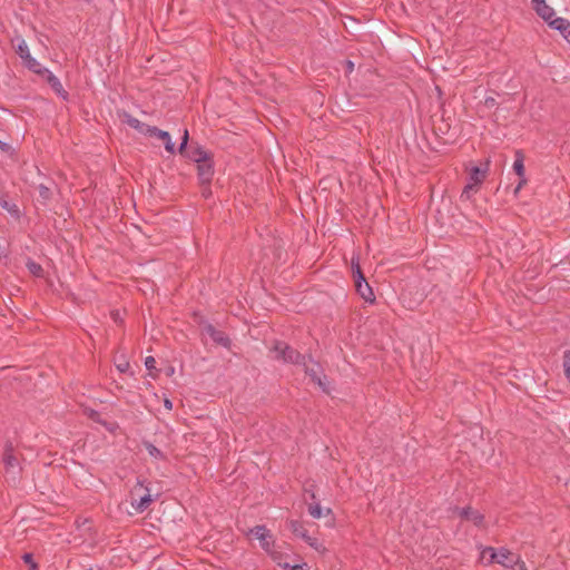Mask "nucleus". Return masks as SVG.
I'll return each mask as SVG.
<instances>
[{
  "instance_id": "obj_1",
  "label": "nucleus",
  "mask_w": 570,
  "mask_h": 570,
  "mask_svg": "<svg viewBox=\"0 0 570 570\" xmlns=\"http://www.w3.org/2000/svg\"><path fill=\"white\" fill-rule=\"evenodd\" d=\"M273 356L277 360H283L284 362L301 364L304 367L305 373L311 377V380L316 383L324 392H328L327 384L322 379V368L318 363L308 358L305 361V356L301 355L293 348H291L284 342H277L273 350Z\"/></svg>"
},
{
  "instance_id": "obj_2",
  "label": "nucleus",
  "mask_w": 570,
  "mask_h": 570,
  "mask_svg": "<svg viewBox=\"0 0 570 570\" xmlns=\"http://www.w3.org/2000/svg\"><path fill=\"white\" fill-rule=\"evenodd\" d=\"M520 556L512 553L505 548L495 550L494 548H485L481 552V560L487 563L497 562L505 568H514L515 563L519 562Z\"/></svg>"
},
{
  "instance_id": "obj_3",
  "label": "nucleus",
  "mask_w": 570,
  "mask_h": 570,
  "mask_svg": "<svg viewBox=\"0 0 570 570\" xmlns=\"http://www.w3.org/2000/svg\"><path fill=\"white\" fill-rule=\"evenodd\" d=\"M2 460L7 482L16 484L20 478L21 466L11 444L6 445Z\"/></svg>"
},
{
  "instance_id": "obj_4",
  "label": "nucleus",
  "mask_w": 570,
  "mask_h": 570,
  "mask_svg": "<svg viewBox=\"0 0 570 570\" xmlns=\"http://www.w3.org/2000/svg\"><path fill=\"white\" fill-rule=\"evenodd\" d=\"M153 502L149 489H147L140 481L136 483L130 492V503L136 512H144Z\"/></svg>"
},
{
  "instance_id": "obj_5",
  "label": "nucleus",
  "mask_w": 570,
  "mask_h": 570,
  "mask_svg": "<svg viewBox=\"0 0 570 570\" xmlns=\"http://www.w3.org/2000/svg\"><path fill=\"white\" fill-rule=\"evenodd\" d=\"M352 271L355 282V287L357 293L366 301V302H373L374 301V294L370 285L364 278V275L361 271L358 258L352 257Z\"/></svg>"
},
{
  "instance_id": "obj_6",
  "label": "nucleus",
  "mask_w": 570,
  "mask_h": 570,
  "mask_svg": "<svg viewBox=\"0 0 570 570\" xmlns=\"http://www.w3.org/2000/svg\"><path fill=\"white\" fill-rule=\"evenodd\" d=\"M250 534L261 542L264 550H271L273 544L272 535L264 525H256L250 530Z\"/></svg>"
},
{
  "instance_id": "obj_7",
  "label": "nucleus",
  "mask_w": 570,
  "mask_h": 570,
  "mask_svg": "<svg viewBox=\"0 0 570 570\" xmlns=\"http://www.w3.org/2000/svg\"><path fill=\"white\" fill-rule=\"evenodd\" d=\"M551 28L558 30L570 45V21L564 18H551L544 20Z\"/></svg>"
},
{
  "instance_id": "obj_8",
  "label": "nucleus",
  "mask_w": 570,
  "mask_h": 570,
  "mask_svg": "<svg viewBox=\"0 0 570 570\" xmlns=\"http://www.w3.org/2000/svg\"><path fill=\"white\" fill-rule=\"evenodd\" d=\"M203 333L208 335L215 343L228 347L229 338L224 332L216 330L212 324H206L203 328Z\"/></svg>"
},
{
  "instance_id": "obj_9",
  "label": "nucleus",
  "mask_w": 570,
  "mask_h": 570,
  "mask_svg": "<svg viewBox=\"0 0 570 570\" xmlns=\"http://www.w3.org/2000/svg\"><path fill=\"white\" fill-rule=\"evenodd\" d=\"M150 137H156L160 139L164 142L165 149L174 154L175 153V144L171 141V137L168 131L160 130L157 127H153L151 129H148Z\"/></svg>"
},
{
  "instance_id": "obj_10",
  "label": "nucleus",
  "mask_w": 570,
  "mask_h": 570,
  "mask_svg": "<svg viewBox=\"0 0 570 570\" xmlns=\"http://www.w3.org/2000/svg\"><path fill=\"white\" fill-rule=\"evenodd\" d=\"M531 3L533 10L541 19L548 20L556 16L553 8L547 4L546 0H531Z\"/></svg>"
},
{
  "instance_id": "obj_11",
  "label": "nucleus",
  "mask_w": 570,
  "mask_h": 570,
  "mask_svg": "<svg viewBox=\"0 0 570 570\" xmlns=\"http://www.w3.org/2000/svg\"><path fill=\"white\" fill-rule=\"evenodd\" d=\"M459 515L462 519L471 521L476 527L483 525V515L479 511H474L470 508H463L459 510Z\"/></svg>"
},
{
  "instance_id": "obj_12",
  "label": "nucleus",
  "mask_w": 570,
  "mask_h": 570,
  "mask_svg": "<svg viewBox=\"0 0 570 570\" xmlns=\"http://www.w3.org/2000/svg\"><path fill=\"white\" fill-rule=\"evenodd\" d=\"M122 122L127 124L131 128L138 130L140 134L149 136L148 129H151L153 126H148L146 124H142L138 119L134 118L132 116L128 114H124L122 116Z\"/></svg>"
},
{
  "instance_id": "obj_13",
  "label": "nucleus",
  "mask_w": 570,
  "mask_h": 570,
  "mask_svg": "<svg viewBox=\"0 0 570 570\" xmlns=\"http://www.w3.org/2000/svg\"><path fill=\"white\" fill-rule=\"evenodd\" d=\"M488 173V163L484 168L481 167H472L469 175V181L471 184H475L480 187V185L484 181Z\"/></svg>"
},
{
  "instance_id": "obj_14",
  "label": "nucleus",
  "mask_w": 570,
  "mask_h": 570,
  "mask_svg": "<svg viewBox=\"0 0 570 570\" xmlns=\"http://www.w3.org/2000/svg\"><path fill=\"white\" fill-rule=\"evenodd\" d=\"M46 76H47L48 83L51 86V88L55 90V92L57 95L61 96L63 99H67L68 94L63 89L60 80L55 75H52L50 71H48L46 73Z\"/></svg>"
},
{
  "instance_id": "obj_15",
  "label": "nucleus",
  "mask_w": 570,
  "mask_h": 570,
  "mask_svg": "<svg viewBox=\"0 0 570 570\" xmlns=\"http://www.w3.org/2000/svg\"><path fill=\"white\" fill-rule=\"evenodd\" d=\"M198 176L203 183H208L213 175V167L209 160L199 163L197 165Z\"/></svg>"
},
{
  "instance_id": "obj_16",
  "label": "nucleus",
  "mask_w": 570,
  "mask_h": 570,
  "mask_svg": "<svg viewBox=\"0 0 570 570\" xmlns=\"http://www.w3.org/2000/svg\"><path fill=\"white\" fill-rule=\"evenodd\" d=\"M23 62L30 70H32L36 73L46 75L49 71L46 68H42V66L31 56H29V58H26Z\"/></svg>"
},
{
  "instance_id": "obj_17",
  "label": "nucleus",
  "mask_w": 570,
  "mask_h": 570,
  "mask_svg": "<svg viewBox=\"0 0 570 570\" xmlns=\"http://www.w3.org/2000/svg\"><path fill=\"white\" fill-rule=\"evenodd\" d=\"M23 62L30 70H32L36 73L46 75L49 71L46 68H42V66L31 56H29V58H26Z\"/></svg>"
},
{
  "instance_id": "obj_18",
  "label": "nucleus",
  "mask_w": 570,
  "mask_h": 570,
  "mask_svg": "<svg viewBox=\"0 0 570 570\" xmlns=\"http://www.w3.org/2000/svg\"><path fill=\"white\" fill-rule=\"evenodd\" d=\"M289 528L295 535L302 538L304 541H306V537H309L307 530L298 521H291Z\"/></svg>"
},
{
  "instance_id": "obj_19",
  "label": "nucleus",
  "mask_w": 570,
  "mask_h": 570,
  "mask_svg": "<svg viewBox=\"0 0 570 570\" xmlns=\"http://www.w3.org/2000/svg\"><path fill=\"white\" fill-rule=\"evenodd\" d=\"M513 170L519 177L525 176V169L523 164V155L520 151L515 154V160L513 163Z\"/></svg>"
},
{
  "instance_id": "obj_20",
  "label": "nucleus",
  "mask_w": 570,
  "mask_h": 570,
  "mask_svg": "<svg viewBox=\"0 0 570 570\" xmlns=\"http://www.w3.org/2000/svg\"><path fill=\"white\" fill-rule=\"evenodd\" d=\"M479 190V186L475 184L468 183L465 187L462 190L461 199L462 200H470L474 194H476Z\"/></svg>"
},
{
  "instance_id": "obj_21",
  "label": "nucleus",
  "mask_w": 570,
  "mask_h": 570,
  "mask_svg": "<svg viewBox=\"0 0 570 570\" xmlns=\"http://www.w3.org/2000/svg\"><path fill=\"white\" fill-rule=\"evenodd\" d=\"M89 416H90L92 420H95V421H97V422L101 423V424H102V425H104V426H105L109 432H111V433H115V432H116V430L118 429V424H117V423H115V422H105V421H100V420H99V414H98L96 411H90Z\"/></svg>"
},
{
  "instance_id": "obj_22",
  "label": "nucleus",
  "mask_w": 570,
  "mask_h": 570,
  "mask_svg": "<svg viewBox=\"0 0 570 570\" xmlns=\"http://www.w3.org/2000/svg\"><path fill=\"white\" fill-rule=\"evenodd\" d=\"M144 445H145L146 451L148 452V454L151 458H154L156 460L165 459L164 453L158 448H156L154 444H151L150 442H144Z\"/></svg>"
},
{
  "instance_id": "obj_23",
  "label": "nucleus",
  "mask_w": 570,
  "mask_h": 570,
  "mask_svg": "<svg viewBox=\"0 0 570 570\" xmlns=\"http://www.w3.org/2000/svg\"><path fill=\"white\" fill-rule=\"evenodd\" d=\"M308 512L309 514L315 518V519H320L322 518L323 515H327L332 512L331 509H326L325 510V513L323 512V509L321 508V505L318 503H315V504H311L308 507Z\"/></svg>"
},
{
  "instance_id": "obj_24",
  "label": "nucleus",
  "mask_w": 570,
  "mask_h": 570,
  "mask_svg": "<svg viewBox=\"0 0 570 570\" xmlns=\"http://www.w3.org/2000/svg\"><path fill=\"white\" fill-rule=\"evenodd\" d=\"M17 53L22 60H26V58H29V56H31L28 45L24 40H20L19 43L17 45Z\"/></svg>"
},
{
  "instance_id": "obj_25",
  "label": "nucleus",
  "mask_w": 570,
  "mask_h": 570,
  "mask_svg": "<svg viewBox=\"0 0 570 570\" xmlns=\"http://www.w3.org/2000/svg\"><path fill=\"white\" fill-rule=\"evenodd\" d=\"M190 158L197 164L208 160L207 153L200 148H197L195 151H193Z\"/></svg>"
},
{
  "instance_id": "obj_26",
  "label": "nucleus",
  "mask_w": 570,
  "mask_h": 570,
  "mask_svg": "<svg viewBox=\"0 0 570 570\" xmlns=\"http://www.w3.org/2000/svg\"><path fill=\"white\" fill-rule=\"evenodd\" d=\"M27 267L32 275L41 276L42 267L38 263L29 261Z\"/></svg>"
},
{
  "instance_id": "obj_27",
  "label": "nucleus",
  "mask_w": 570,
  "mask_h": 570,
  "mask_svg": "<svg viewBox=\"0 0 570 570\" xmlns=\"http://www.w3.org/2000/svg\"><path fill=\"white\" fill-rule=\"evenodd\" d=\"M563 367H564V375L567 380L570 382V352H564L563 356Z\"/></svg>"
},
{
  "instance_id": "obj_28",
  "label": "nucleus",
  "mask_w": 570,
  "mask_h": 570,
  "mask_svg": "<svg viewBox=\"0 0 570 570\" xmlns=\"http://www.w3.org/2000/svg\"><path fill=\"white\" fill-rule=\"evenodd\" d=\"M308 546H311L312 548H314L316 551H324V547L322 546V543L318 542V540L316 538H313V537H306V541H305Z\"/></svg>"
},
{
  "instance_id": "obj_29",
  "label": "nucleus",
  "mask_w": 570,
  "mask_h": 570,
  "mask_svg": "<svg viewBox=\"0 0 570 570\" xmlns=\"http://www.w3.org/2000/svg\"><path fill=\"white\" fill-rule=\"evenodd\" d=\"M0 206L8 210L9 213H17V207L12 204H10L8 200H6L4 198L0 197Z\"/></svg>"
},
{
  "instance_id": "obj_30",
  "label": "nucleus",
  "mask_w": 570,
  "mask_h": 570,
  "mask_svg": "<svg viewBox=\"0 0 570 570\" xmlns=\"http://www.w3.org/2000/svg\"><path fill=\"white\" fill-rule=\"evenodd\" d=\"M116 366L117 368L120 371V372H127L129 370V362L125 358L122 360H119L117 363H116Z\"/></svg>"
},
{
  "instance_id": "obj_31",
  "label": "nucleus",
  "mask_w": 570,
  "mask_h": 570,
  "mask_svg": "<svg viewBox=\"0 0 570 570\" xmlns=\"http://www.w3.org/2000/svg\"><path fill=\"white\" fill-rule=\"evenodd\" d=\"M23 561H24L27 564H29L30 570H37V569H38V566H37V563H36V562H33V560H32V556H31V554L26 553V554L23 556Z\"/></svg>"
},
{
  "instance_id": "obj_32",
  "label": "nucleus",
  "mask_w": 570,
  "mask_h": 570,
  "mask_svg": "<svg viewBox=\"0 0 570 570\" xmlns=\"http://www.w3.org/2000/svg\"><path fill=\"white\" fill-rule=\"evenodd\" d=\"M38 190H39V196H40L42 199H45V200H46V199H48V198H49V196H50V190H49V188H47V187H46V186H43V185H40V186L38 187Z\"/></svg>"
},
{
  "instance_id": "obj_33",
  "label": "nucleus",
  "mask_w": 570,
  "mask_h": 570,
  "mask_svg": "<svg viewBox=\"0 0 570 570\" xmlns=\"http://www.w3.org/2000/svg\"><path fill=\"white\" fill-rule=\"evenodd\" d=\"M188 142V130L184 131L181 144L179 146V153L183 154Z\"/></svg>"
},
{
  "instance_id": "obj_34",
  "label": "nucleus",
  "mask_w": 570,
  "mask_h": 570,
  "mask_svg": "<svg viewBox=\"0 0 570 570\" xmlns=\"http://www.w3.org/2000/svg\"><path fill=\"white\" fill-rule=\"evenodd\" d=\"M146 367L151 371L156 368V360L153 356H148L145 360Z\"/></svg>"
},
{
  "instance_id": "obj_35",
  "label": "nucleus",
  "mask_w": 570,
  "mask_h": 570,
  "mask_svg": "<svg viewBox=\"0 0 570 570\" xmlns=\"http://www.w3.org/2000/svg\"><path fill=\"white\" fill-rule=\"evenodd\" d=\"M519 178H520V180H519V183H518V185H517V187H515V189H514V194H515V195H517V194L520 191V189H521V188L527 184V178H525V176H523V177H519Z\"/></svg>"
},
{
  "instance_id": "obj_36",
  "label": "nucleus",
  "mask_w": 570,
  "mask_h": 570,
  "mask_svg": "<svg viewBox=\"0 0 570 570\" xmlns=\"http://www.w3.org/2000/svg\"><path fill=\"white\" fill-rule=\"evenodd\" d=\"M484 105L489 108H492L497 105V101L493 97H487L484 100Z\"/></svg>"
},
{
  "instance_id": "obj_37",
  "label": "nucleus",
  "mask_w": 570,
  "mask_h": 570,
  "mask_svg": "<svg viewBox=\"0 0 570 570\" xmlns=\"http://www.w3.org/2000/svg\"><path fill=\"white\" fill-rule=\"evenodd\" d=\"M513 570H528L524 562L521 560V558H519V562L515 563L514 568H512Z\"/></svg>"
},
{
  "instance_id": "obj_38",
  "label": "nucleus",
  "mask_w": 570,
  "mask_h": 570,
  "mask_svg": "<svg viewBox=\"0 0 570 570\" xmlns=\"http://www.w3.org/2000/svg\"><path fill=\"white\" fill-rule=\"evenodd\" d=\"M291 570H307V564L306 563L294 564L293 568H291Z\"/></svg>"
},
{
  "instance_id": "obj_39",
  "label": "nucleus",
  "mask_w": 570,
  "mask_h": 570,
  "mask_svg": "<svg viewBox=\"0 0 570 570\" xmlns=\"http://www.w3.org/2000/svg\"><path fill=\"white\" fill-rule=\"evenodd\" d=\"M293 566L294 564H291L288 562L279 563V567H282L285 570H291V568H293Z\"/></svg>"
},
{
  "instance_id": "obj_40",
  "label": "nucleus",
  "mask_w": 570,
  "mask_h": 570,
  "mask_svg": "<svg viewBox=\"0 0 570 570\" xmlns=\"http://www.w3.org/2000/svg\"><path fill=\"white\" fill-rule=\"evenodd\" d=\"M164 405L167 410H171L173 409V403L170 400L166 399L165 402H164Z\"/></svg>"
},
{
  "instance_id": "obj_41",
  "label": "nucleus",
  "mask_w": 570,
  "mask_h": 570,
  "mask_svg": "<svg viewBox=\"0 0 570 570\" xmlns=\"http://www.w3.org/2000/svg\"><path fill=\"white\" fill-rule=\"evenodd\" d=\"M346 66H347V70H348V71H352V70H353V68H354V63H353L352 61H347V62H346Z\"/></svg>"
},
{
  "instance_id": "obj_42",
  "label": "nucleus",
  "mask_w": 570,
  "mask_h": 570,
  "mask_svg": "<svg viewBox=\"0 0 570 570\" xmlns=\"http://www.w3.org/2000/svg\"><path fill=\"white\" fill-rule=\"evenodd\" d=\"M7 147H8V146H7V144H3V142L0 140V148H1L2 150H4Z\"/></svg>"
}]
</instances>
